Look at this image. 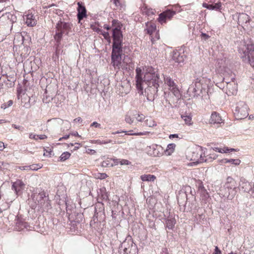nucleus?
I'll list each match as a JSON object with an SVG mask.
<instances>
[{
    "label": "nucleus",
    "instance_id": "obj_1",
    "mask_svg": "<svg viewBox=\"0 0 254 254\" xmlns=\"http://www.w3.org/2000/svg\"><path fill=\"white\" fill-rule=\"evenodd\" d=\"M135 71L136 87L138 93L140 95H143L145 85H153V84H159V74L153 67H149L146 69L143 78L142 77V70L140 68H136Z\"/></svg>",
    "mask_w": 254,
    "mask_h": 254
},
{
    "label": "nucleus",
    "instance_id": "obj_2",
    "mask_svg": "<svg viewBox=\"0 0 254 254\" xmlns=\"http://www.w3.org/2000/svg\"><path fill=\"white\" fill-rule=\"evenodd\" d=\"M188 92L190 96L193 97L201 96L203 100L209 99V95L206 89L202 87L200 80L196 79L195 82H193L189 87Z\"/></svg>",
    "mask_w": 254,
    "mask_h": 254
},
{
    "label": "nucleus",
    "instance_id": "obj_3",
    "mask_svg": "<svg viewBox=\"0 0 254 254\" xmlns=\"http://www.w3.org/2000/svg\"><path fill=\"white\" fill-rule=\"evenodd\" d=\"M221 191H224V196L227 197L228 199H233L237 193V185L235 180L230 177H228Z\"/></svg>",
    "mask_w": 254,
    "mask_h": 254
},
{
    "label": "nucleus",
    "instance_id": "obj_4",
    "mask_svg": "<svg viewBox=\"0 0 254 254\" xmlns=\"http://www.w3.org/2000/svg\"><path fill=\"white\" fill-rule=\"evenodd\" d=\"M243 48H240L239 53H243L242 57L244 61L248 60V62L254 68V45L248 44L243 45Z\"/></svg>",
    "mask_w": 254,
    "mask_h": 254
},
{
    "label": "nucleus",
    "instance_id": "obj_5",
    "mask_svg": "<svg viewBox=\"0 0 254 254\" xmlns=\"http://www.w3.org/2000/svg\"><path fill=\"white\" fill-rule=\"evenodd\" d=\"M123 53V49L112 48L111 53V64L114 66L115 69L119 70L120 68L127 69V64L124 65L122 64V55Z\"/></svg>",
    "mask_w": 254,
    "mask_h": 254
},
{
    "label": "nucleus",
    "instance_id": "obj_6",
    "mask_svg": "<svg viewBox=\"0 0 254 254\" xmlns=\"http://www.w3.org/2000/svg\"><path fill=\"white\" fill-rule=\"evenodd\" d=\"M206 149L201 146L195 147L191 152L190 160L197 163H201L207 162L208 159L206 158L205 152Z\"/></svg>",
    "mask_w": 254,
    "mask_h": 254
},
{
    "label": "nucleus",
    "instance_id": "obj_7",
    "mask_svg": "<svg viewBox=\"0 0 254 254\" xmlns=\"http://www.w3.org/2000/svg\"><path fill=\"white\" fill-rule=\"evenodd\" d=\"M234 116L237 120L246 118L248 115V106L244 101L237 103L234 111Z\"/></svg>",
    "mask_w": 254,
    "mask_h": 254
},
{
    "label": "nucleus",
    "instance_id": "obj_8",
    "mask_svg": "<svg viewBox=\"0 0 254 254\" xmlns=\"http://www.w3.org/2000/svg\"><path fill=\"white\" fill-rule=\"evenodd\" d=\"M112 37L113 39L112 48L123 49V35L121 29L119 27L113 28Z\"/></svg>",
    "mask_w": 254,
    "mask_h": 254
},
{
    "label": "nucleus",
    "instance_id": "obj_9",
    "mask_svg": "<svg viewBox=\"0 0 254 254\" xmlns=\"http://www.w3.org/2000/svg\"><path fill=\"white\" fill-rule=\"evenodd\" d=\"M71 24L68 22L62 21L60 19L56 26V33L55 35L61 36L63 37L64 34L67 35L71 28Z\"/></svg>",
    "mask_w": 254,
    "mask_h": 254
},
{
    "label": "nucleus",
    "instance_id": "obj_10",
    "mask_svg": "<svg viewBox=\"0 0 254 254\" xmlns=\"http://www.w3.org/2000/svg\"><path fill=\"white\" fill-rule=\"evenodd\" d=\"M159 84L152 85H145L144 87L145 95L147 99L149 101H153L157 96L158 88Z\"/></svg>",
    "mask_w": 254,
    "mask_h": 254
},
{
    "label": "nucleus",
    "instance_id": "obj_11",
    "mask_svg": "<svg viewBox=\"0 0 254 254\" xmlns=\"http://www.w3.org/2000/svg\"><path fill=\"white\" fill-rule=\"evenodd\" d=\"M130 247H131V249H133L134 253L136 252L137 248L136 245L133 243L130 237L126 239V240L120 244L119 248V252L120 254H122V251L125 253H127V248H130Z\"/></svg>",
    "mask_w": 254,
    "mask_h": 254
},
{
    "label": "nucleus",
    "instance_id": "obj_12",
    "mask_svg": "<svg viewBox=\"0 0 254 254\" xmlns=\"http://www.w3.org/2000/svg\"><path fill=\"white\" fill-rule=\"evenodd\" d=\"M165 83L169 87V89L177 97H179L180 94L177 85L174 81L169 76L164 77Z\"/></svg>",
    "mask_w": 254,
    "mask_h": 254
},
{
    "label": "nucleus",
    "instance_id": "obj_13",
    "mask_svg": "<svg viewBox=\"0 0 254 254\" xmlns=\"http://www.w3.org/2000/svg\"><path fill=\"white\" fill-rule=\"evenodd\" d=\"M6 17L7 19L5 22V25L1 24V27L0 29V31H3V33H6L7 32V28L8 26L9 27V33H10L12 28V24L15 21V19L16 17L10 13H6Z\"/></svg>",
    "mask_w": 254,
    "mask_h": 254
},
{
    "label": "nucleus",
    "instance_id": "obj_14",
    "mask_svg": "<svg viewBox=\"0 0 254 254\" xmlns=\"http://www.w3.org/2000/svg\"><path fill=\"white\" fill-rule=\"evenodd\" d=\"M176 14V11L171 10H167L159 15L158 21L161 24L166 23L167 20H170Z\"/></svg>",
    "mask_w": 254,
    "mask_h": 254
},
{
    "label": "nucleus",
    "instance_id": "obj_15",
    "mask_svg": "<svg viewBox=\"0 0 254 254\" xmlns=\"http://www.w3.org/2000/svg\"><path fill=\"white\" fill-rule=\"evenodd\" d=\"M77 5V10L78 12L77 17L79 22H80L84 18L87 17V10L85 6L82 2H78Z\"/></svg>",
    "mask_w": 254,
    "mask_h": 254
},
{
    "label": "nucleus",
    "instance_id": "obj_16",
    "mask_svg": "<svg viewBox=\"0 0 254 254\" xmlns=\"http://www.w3.org/2000/svg\"><path fill=\"white\" fill-rule=\"evenodd\" d=\"M240 189L244 192L250 193L252 192L251 194L253 193V188L251 184L248 182L245 178H242L240 182Z\"/></svg>",
    "mask_w": 254,
    "mask_h": 254
},
{
    "label": "nucleus",
    "instance_id": "obj_17",
    "mask_svg": "<svg viewBox=\"0 0 254 254\" xmlns=\"http://www.w3.org/2000/svg\"><path fill=\"white\" fill-rule=\"evenodd\" d=\"M152 150V155L154 157H158L162 155L164 153L163 148L160 145L154 144L149 146Z\"/></svg>",
    "mask_w": 254,
    "mask_h": 254
},
{
    "label": "nucleus",
    "instance_id": "obj_18",
    "mask_svg": "<svg viewBox=\"0 0 254 254\" xmlns=\"http://www.w3.org/2000/svg\"><path fill=\"white\" fill-rule=\"evenodd\" d=\"M33 198L36 199L38 201V205L39 206H44L45 201L47 199V197L46 195V193L44 191L39 192L38 195L34 194Z\"/></svg>",
    "mask_w": 254,
    "mask_h": 254
},
{
    "label": "nucleus",
    "instance_id": "obj_19",
    "mask_svg": "<svg viewBox=\"0 0 254 254\" xmlns=\"http://www.w3.org/2000/svg\"><path fill=\"white\" fill-rule=\"evenodd\" d=\"M184 53H181L178 51H174L172 56V59L176 63L181 64L184 62L185 60Z\"/></svg>",
    "mask_w": 254,
    "mask_h": 254
},
{
    "label": "nucleus",
    "instance_id": "obj_20",
    "mask_svg": "<svg viewBox=\"0 0 254 254\" xmlns=\"http://www.w3.org/2000/svg\"><path fill=\"white\" fill-rule=\"evenodd\" d=\"M24 187V183L21 180H17L16 182L13 183L12 189L14 190L15 193L18 194Z\"/></svg>",
    "mask_w": 254,
    "mask_h": 254
},
{
    "label": "nucleus",
    "instance_id": "obj_21",
    "mask_svg": "<svg viewBox=\"0 0 254 254\" xmlns=\"http://www.w3.org/2000/svg\"><path fill=\"white\" fill-rule=\"evenodd\" d=\"M209 123L211 124H219L222 123V119L219 114L215 112L211 114L209 119Z\"/></svg>",
    "mask_w": 254,
    "mask_h": 254
},
{
    "label": "nucleus",
    "instance_id": "obj_22",
    "mask_svg": "<svg viewBox=\"0 0 254 254\" xmlns=\"http://www.w3.org/2000/svg\"><path fill=\"white\" fill-rule=\"evenodd\" d=\"M250 20V16L246 13H240L238 18V22L239 25H243L246 24Z\"/></svg>",
    "mask_w": 254,
    "mask_h": 254
},
{
    "label": "nucleus",
    "instance_id": "obj_23",
    "mask_svg": "<svg viewBox=\"0 0 254 254\" xmlns=\"http://www.w3.org/2000/svg\"><path fill=\"white\" fill-rule=\"evenodd\" d=\"M176 223L175 218L172 215H169L166 220V227L170 230H172Z\"/></svg>",
    "mask_w": 254,
    "mask_h": 254
},
{
    "label": "nucleus",
    "instance_id": "obj_24",
    "mask_svg": "<svg viewBox=\"0 0 254 254\" xmlns=\"http://www.w3.org/2000/svg\"><path fill=\"white\" fill-rule=\"evenodd\" d=\"M146 27L145 31H146V33L150 35H151L156 29V24L153 22H147Z\"/></svg>",
    "mask_w": 254,
    "mask_h": 254
},
{
    "label": "nucleus",
    "instance_id": "obj_25",
    "mask_svg": "<svg viewBox=\"0 0 254 254\" xmlns=\"http://www.w3.org/2000/svg\"><path fill=\"white\" fill-rule=\"evenodd\" d=\"M26 23L27 26L33 27L36 25L37 23V20L33 14H28L26 15Z\"/></svg>",
    "mask_w": 254,
    "mask_h": 254
},
{
    "label": "nucleus",
    "instance_id": "obj_26",
    "mask_svg": "<svg viewBox=\"0 0 254 254\" xmlns=\"http://www.w3.org/2000/svg\"><path fill=\"white\" fill-rule=\"evenodd\" d=\"M203 6L209 10H218L220 8L221 4L220 2H217L215 4L203 3Z\"/></svg>",
    "mask_w": 254,
    "mask_h": 254
},
{
    "label": "nucleus",
    "instance_id": "obj_27",
    "mask_svg": "<svg viewBox=\"0 0 254 254\" xmlns=\"http://www.w3.org/2000/svg\"><path fill=\"white\" fill-rule=\"evenodd\" d=\"M156 177L153 175H143L140 176L141 180L143 181L154 182Z\"/></svg>",
    "mask_w": 254,
    "mask_h": 254
},
{
    "label": "nucleus",
    "instance_id": "obj_28",
    "mask_svg": "<svg viewBox=\"0 0 254 254\" xmlns=\"http://www.w3.org/2000/svg\"><path fill=\"white\" fill-rule=\"evenodd\" d=\"M212 149L216 152L220 153H227L235 151L236 150L234 148H229L228 147H224V148H220L217 147H214L212 148Z\"/></svg>",
    "mask_w": 254,
    "mask_h": 254
},
{
    "label": "nucleus",
    "instance_id": "obj_29",
    "mask_svg": "<svg viewBox=\"0 0 254 254\" xmlns=\"http://www.w3.org/2000/svg\"><path fill=\"white\" fill-rule=\"evenodd\" d=\"M175 147V144L170 143L167 145L166 150H164V152L167 155H170L174 151Z\"/></svg>",
    "mask_w": 254,
    "mask_h": 254
},
{
    "label": "nucleus",
    "instance_id": "obj_30",
    "mask_svg": "<svg viewBox=\"0 0 254 254\" xmlns=\"http://www.w3.org/2000/svg\"><path fill=\"white\" fill-rule=\"evenodd\" d=\"M222 161L223 163H230L234 164L235 165H239L240 163H241L240 160H239L238 159H225L222 160Z\"/></svg>",
    "mask_w": 254,
    "mask_h": 254
},
{
    "label": "nucleus",
    "instance_id": "obj_31",
    "mask_svg": "<svg viewBox=\"0 0 254 254\" xmlns=\"http://www.w3.org/2000/svg\"><path fill=\"white\" fill-rule=\"evenodd\" d=\"M54 37L56 42L55 46V48H63L61 42L63 37H62L61 36H58L56 35H55Z\"/></svg>",
    "mask_w": 254,
    "mask_h": 254
},
{
    "label": "nucleus",
    "instance_id": "obj_32",
    "mask_svg": "<svg viewBox=\"0 0 254 254\" xmlns=\"http://www.w3.org/2000/svg\"><path fill=\"white\" fill-rule=\"evenodd\" d=\"M101 166L102 167H111L113 166V164L112 162V159L107 158L101 163Z\"/></svg>",
    "mask_w": 254,
    "mask_h": 254
},
{
    "label": "nucleus",
    "instance_id": "obj_33",
    "mask_svg": "<svg viewBox=\"0 0 254 254\" xmlns=\"http://www.w3.org/2000/svg\"><path fill=\"white\" fill-rule=\"evenodd\" d=\"M78 218H77L76 219L74 220L72 222H71L72 226H73L74 228H75V227H76V228H77V229L78 228L77 225L80 224V221L82 219L83 214H79L78 215Z\"/></svg>",
    "mask_w": 254,
    "mask_h": 254
},
{
    "label": "nucleus",
    "instance_id": "obj_34",
    "mask_svg": "<svg viewBox=\"0 0 254 254\" xmlns=\"http://www.w3.org/2000/svg\"><path fill=\"white\" fill-rule=\"evenodd\" d=\"M99 209L98 211L99 212H102L104 210V204L102 202H100L98 201L95 205V212H97L98 210L97 209Z\"/></svg>",
    "mask_w": 254,
    "mask_h": 254
},
{
    "label": "nucleus",
    "instance_id": "obj_35",
    "mask_svg": "<svg viewBox=\"0 0 254 254\" xmlns=\"http://www.w3.org/2000/svg\"><path fill=\"white\" fill-rule=\"evenodd\" d=\"M11 79L12 80L11 81L10 80L8 81L7 79H6V80H5L4 81L6 87L11 88L14 86L15 81H16V79Z\"/></svg>",
    "mask_w": 254,
    "mask_h": 254
},
{
    "label": "nucleus",
    "instance_id": "obj_36",
    "mask_svg": "<svg viewBox=\"0 0 254 254\" xmlns=\"http://www.w3.org/2000/svg\"><path fill=\"white\" fill-rule=\"evenodd\" d=\"M70 153L68 152H64L62 154L60 157V161H64L69 158Z\"/></svg>",
    "mask_w": 254,
    "mask_h": 254
},
{
    "label": "nucleus",
    "instance_id": "obj_37",
    "mask_svg": "<svg viewBox=\"0 0 254 254\" xmlns=\"http://www.w3.org/2000/svg\"><path fill=\"white\" fill-rule=\"evenodd\" d=\"M112 26L114 28H118L119 27L120 29L122 28V24L118 20L113 19L112 21Z\"/></svg>",
    "mask_w": 254,
    "mask_h": 254
},
{
    "label": "nucleus",
    "instance_id": "obj_38",
    "mask_svg": "<svg viewBox=\"0 0 254 254\" xmlns=\"http://www.w3.org/2000/svg\"><path fill=\"white\" fill-rule=\"evenodd\" d=\"M7 32L6 33H3V31H0V42H2L5 39L7 35L9 34V27L8 26Z\"/></svg>",
    "mask_w": 254,
    "mask_h": 254
},
{
    "label": "nucleus",
    "instance_id": "obj_39",
    "mask_svg": "<svg viewBox=\"0 0 254 254\" xmlns=\"http://www.w3.org/2000/svg\"><path fill=\"white\" fill-rule=\"evenodd\" d=\"M40 208H42L43 209H45L48 210L49 209L51 208V205L50 204V201L48 200V198L45 201V204L44 206H39Z\"/></svg>",
    "mask_w": 254,
    "mask_h": 254
},
{
    "label": "nucleus",
    "instance_id": "obj_40",
    "mask_svg": "<svg viewBox=\"0 0 254 254\" xmlns=\"http://www.w3.org/2000/svg\"><path fill=\"white\" fill-rule=\"evenodd\" d=\"M13 104V101L11 100H9L7 102L4 103L1 105V108L5 109L7 108L10 107Z\"/></svg>",
    "mask_w": 254,
    "mask_h": 254
},
{
    "label": "nucleus",
    "instance_id": "obj_41",
    "mask_svg": "<svg viewBox=\"0 0 254 254\" xmlns=\"http://www.w3.org/2000/svg\"><path fill=\"white\" fill-rule=\"evenodd\" d=\"M100 34L103 36V37L106 40H107L108 42H110L111 37L108 32L102 31V32Z\"/></svg>",
    "mask_w": 254,
    "mask_h": 254
},
{
    "label": "nucleus",
    "instance_id": "obj_42",
    "mask_svg": "<svg viewBox=\"0 0 254 254\" xmlns=\"http://www.w3.org/2000/svg\"><path fill=\"white\" fill-rule=\"evenodd\" d=\"M134 119V117L131 118L130 116L128 115H126L125 118V121L126 122L129 124H132L133 123Z\"/></svg>",
    "mask_w": 254,
    "mask_h": 254
},
{
    "label": "nucleus",
    "instance_id": "obj_43",
    "mask_svg": "<svg viewBox=\"0 0 254 254\" xmlns=\"http://www.w3.org/2000/svg\"><path fill=\"white\" fill-rule=\"evenodd\" d=\"M182 118L184 119L186 124L190 125L191 118L188 116H182Z\"/></svg>",
    "mask_w": 254,
    "mask_h": 254
},
{
    "label": "nucleus",
    "instance_id": "obj_44",
    "mask_svg": "<svg viewBox=\"0 0 254 254\" xmlns=\"http://www.w3.org/2000/svg\"><path fill=\"white\" fill-rule=\"evenodd\" d=\"M41 168V166L40 164H33L30 165V170L33 171H37Z\"/></svg>",
    "mask_w": 254,
    "mask_h": 254
},
{
    "label": "nucleus",
    "instance_id": "obj_45",
    "mask_svg": "<svg viewBox=\"0 0 254 254\" xmlns=\"http://www.w3.org/2000/svg\"><path fill=\"white\" fill-rule=\"evenodd\" d=\"M101 197L102 199L104 201H107L109 200L108 194L106 192H104L101 193Z\"/></svg>",
    "mask_w": 254,
    "mask_h": 254
},
{
    "label": "nucleus",
    "instance_id": "obj_46",
    "mask_svg": "<svg viewBox=\"0 0 254 254\" xmlns=\"http://www.w3.org/2000/svg\"><path fill=\"white\" fill-rule=\"evenodd\" d=\"M56 51H55V56L58 58L59 57V56L62 53V52H63V50H62V48H56Z\"/></svg>",
    "mask_w": 254,
    "mask_h": 254
},
{
    "label": "nucleus",
    "instance_id": "obj_47",
    "mask_svg": "<svg viewBox=\"0 0 254 254\" xmlns=\"http://www.w3.org/2000/svg\"><path fill=\"white\" fill-rule=\"evenodd\" d=\"M134 118H135L138 122H142L145 119V116L142 114H138Z\"/></svg>",
    "mask_w": 254,
    "mask_h": 254
},
{
    "label": "nucleus",
    "instance_id": "obj_48",
    "mask_svg": "<svg viewBox=\"0 0 254 254\" xmlns=\"http://www.w3.org/2000/svg\"><path fill=\"white\" fill-rule=\"evenodd\" d=\"M206 156V158L208 159V161H207L210 162L212 160L215 159L216 158V157H217V155L215 154H212L211 155H210V156L207 155Z\"/></svg>",
    "mask_w": 254,
    "mask_h": 254
},
{
    "label": "nucleus",
    "instance_id": "obj_49",
    "mask_svg": "<svg viewBox=\"0 0 254 254\" xmlns=\"http://www.w3.org/2000/svg\"><path fill=\"white\" fill-rule=\"evenodd\" d=\"M90 127H96V128H102L101 125L100 124L96 122H93L90 125Z\"/></svg>",
    "mask_w": 254,
    "mask_h": 254
},
{
    "label": "nucleus",
    "instance_id": "obj_50",
    "mask_svg": "<svg viewBox=\"0 0 254 254\" xmlns=\"http://www.w3.org/2000/svg\"><path fill=\"white\" fill-rule=\"evenodd\" d=\"M204 218V216H203L202 214L200 215V214H198L197 215H196L195 220L197 221V222H199L201 219H203Z\"/></svg>",
    "mask_w": 254,
    "mask_h": 254
},
{
    "label": "nucleus",
    "instance_id": "obj_51",
    "mask_svg": "<svg viewBox=\"0 0 254 254\" xmlns=\"http://www.w3.org/2000/svg\"><path fill=\"white\" fill-rule=\"evenodd\" d=\"M127 253H125L122 251V254H135L136 253L133 252V249H131V247H130V248H127Z\"/></svg>",
    "mask_w": 254,
    "mask_h": 254
},
{
    "label": "nucleus",
    "instance_id": "obj_52",
    "mask_svg": "<svg viewBox=\"0 0 254 254\" xmlns=\"http://www.w3.org/2000/svg\"><path fill=\"white\" fill-rule=\"evenodd\" d=\"M12 127L13 128H14L15 129H19L21 131H23L24 130V127H23L22 126H18V125H15V124H12Z\"/></svg>",
    "mask_w": 254,
    "mask_h": 254
},
{
    "label": "nucleus",
    "instance_id": "obj_53",
    "mask_svg": "<svg viewBox=\"0 0 254 254\" xmlns=\"http://www.w3.org/2000/svg\"><path fill=\"white\" fill-rule=\"evenodd\" d=\"M234 77H231L230 80L227 78V77H225L223 78V81L225 82L226 83H229L231 82V81H233V80L234 79Z\"/></svg>",
    "mask_w": 254,
    "mask_h": 254
},
{
    "label": "nucleus",
    "instance_id": "obj_54",
    "mask_svg": "<svg viewBox=\"0 0 254 254\" xmlns=\"http://www.w3.org/2000/svg\"><path fill=\"white\" fill-rule=\"evenodd\" d=\"M99 175L100 176L98 177V178L100 179H104L108 177L107 175L105 173H100Z\"/></svg>",
    "mask_w": 254,
    "mask_h": 254
},
{
    "label": "nucleus",
    "instance_id": "obj_55",
    "mask_svg": "<svg viewBox=\"0 0 254 254\" xmlns=\"http://www.w3.org/2000/svg\"><path fill=\"white\" fill-rule=\"evenodd\" d=\"M120 163L121 165H128V164H129V161H128L127 160L122 159L120 161Z\"/></svg>",
    "mask_w": 254,
    "mask_h": 254
},
{
    "label": "nucleus",
    "instance_id": "obj_56",
    "mask_svg": "<svg viewBox=\"0 0 254 254\" xmlns=\"http://www.w3.org/2000/svg\"><path fill=\"white\" fill-rule=\"evenodd\" d=\"M37 137L43 140L47 138V136L45 134L37 135Z\"/></svg>",
    "mask_w": 254,
    "mask_h": 254
},
{
    "label": "nucleus",
    "instance_id": "obj_57",
    "mask_svg": "<svg viewBox=\"0 0 254 254\" xmlns=\"http://www.w3.org/2000/svg\"><path fill=\"white\" fill-rule=\"evenodd\" d=\"M160 254H169L168 251L166 248H163Z\"/></svg>",
    "mask_w": 254,
    "mask_h": 254
},
{
    "label": "nucleus",
    "instance_id": "obj_58",
    "mask_svg": "<svg viewBox=\"0 0 254 254\" xmlns=\"http://www.w3.org/2000/svg\"><path fill=\"white\" fill-rule=\"evenodd\" d=\"M29 137L30 138H31V139H34L35 140H37V135L34 134H33L32 133L29 134Z\"/></svg>",
    "mask_w": 254,
    "mask_h": 254
},
{
    "label": "nucleus",
    "instance_id": "obj_59",
    "mask_svg": "<svg viewBox=\"0 0 254 254\" xmlns=\"http://www.w3.org/2000/svg\"><path fill=\"white\" fill-rule=\"evenodd\" d=\"M113 2L115 4L116 7L119 6L120 5V2L119 0H112Z\"/></svg>",
    "mask_w": 254,
    "mask_h": 254
},
{
    "label": "nucleus",
    "instance_id": "obj_60",
    "mask_svg": "<svg viewBox=\"0 0 254 254\" xmlns=\"http://www.w3.org/2000/svg\"><path fill=\"white\" fill-rule=\"evenodd\" d=\"M82 121V119L80 117H78L73 120V122L74 123H81Z\"/></svg>",
    "mask_w": 254,
    "mask_h": 254
},
{
    "label": "nucleus",
    "instance_id": "obj_61",
    "mask_svg": "<svg viewBox=\"0 0 254 254\" xmlns=\"http://www.w3.org/2000/svg\"><path fill=\"white\" fill-rule=\"evenodd\" d=\"M215 254H219L220 253H221V251L219 249L218 247H215V251H214Z\"/></svg>",
    "mask_w": 254,
    "mask_h": 254
},
{
    "label": "nucleus",
    "instance_id": "obj_62",
    "mask_svg": "<svg viewBox=\"0 0 254 254\" xmlns=\"http://www.w3.org/2000/svg\"><path fill=\"white\" fill-rule=\"evenodd\" d=\"M21 170H30V166H25L20 167Z\"/></svg>",
    "mask_w": 254,
    "mask_h": 254
},
{
    "label": "nucleus",
    "instance_id": "obj_63",
    "mask_svg": "<svg viewBox=\"0 0 254 254\" xmlns=\"http://www.w3.org/2000/svg\"><path fill=\"white\" fill-rule=\"evenodd\" d=\"M4 148V145L2 142L0 141V151H2Z\"/></svg>",
    "mask_w": 254,
    "mask_h": 254
},
{
    "label": "nucleus",
    "instance_id": "obj_64",
    "mask_svg": "<svg viewBox=\"0 0 254 254\" xmlns=\"http://www.w3.org/2000/svg\"><path fill=\"white\" fill-rule=\"evenodd\" d=\"M70 135L75 136L81 137V136L78 134V133L77 131H75V132L70 133Z\"/></svg>",
    "mask_w": 254,
    "mask_h": 254
}]
</instances>
